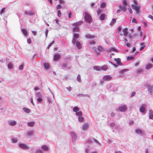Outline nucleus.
<instances>
[{"label": "nucleus", "mask_w": 153, "mask_h": 153, "mask_svg": "<svg viewBox=\"0 0 153 153\" xmlns=\"http://www.w3.org/2000/svg\"><path fill=\"white\" fill-rule=\"evenodd\" d=\"M76 47L78 49H81L82 48V45L81 43L79 41H77L76 42Z\"/></svg>", "instance_id": "nucleus-10"}, {"label": "nucleus", "mask_w": 153, "mask_h": 153, "mask_svg": "<svg viewBox=\"0 0 153 153\" xmlns=\"http://www.w3.org/2000/svg\"><path fill=\"white\" fill-rule=\"evenodd\" d=\"M5 9V8H2L1 10L0 14H1L3 13L4 12Z\"/></svg>", "instance_id": "nucleus-56"}, {"label": "nucleus", "mask_w": 153, "mask_h": 153, "mask_svg": "<svg viewBox=\"0 0 153 153\" xmlns=\"http://www.w3.org/2000/svg\"><path fill=\"white\" fill-rule=\"evenodd\" d=\"M9 123L10 125L13 126L16 124V122L14 120H10L9 121Z\"/></svg>", "instance_id": "nucleus-14"}, {"label": "nucleus", "mask_w": 153, "mask_h": 153, "mask_svg": "<svg viewBox=\"0 0 153 153\" xmlns=\"http://www.w3.org/2000/svg\"><path fill=\"white\" fill-rule=\"evenodd\" d=\"M76 114L78 116L80 117L82 115V113L80 111H79L78 112H77L76 113Z\"/></svg>", "instance_id": "nucleus-38"}, {"label": "nucleus", "mask_w": 153, "mask_h": 153, "mask_svg": "<svg viewBox=\"0 0 153 153\" xmlns=\"http://www.w3.org/2000/svg\"><path fill=\"white\" fill-rule=\"evenodd\" d=\"M133 2L135 4L134 5H137L139 4H138L137 1L135 0H133Z\"/></svg>", "instance_id": "nucleus-61"}, {"label": "nucleus", "mask_w": 153, "mask_h": 153, "mask_svg": "<svg viewBox=\"0 0 153 153\" xmlns=\"http://www.w3.org/2000/svg\"><path fill=\"white\" fill-rule=\"evenodd\" d=\"M94 69L98 71H100L101 70V68L98 66H95L94 67Z\"/></svg>", "instance_id": "nucleus-30"}, {"label": "nucleus", "mask_w": 153, "mask_h": 153, "mask_svg": "<svg viewBox=\"0 0 153 153\" xmlns=\"http://www.w3.org/2000/svg\"><path fill=\"white\" fill-rule=\"evenodd\" d=\"M8 67L9 68H11L13 67V65L9 63L8 65Z\"/></svg>", "instance_id": "nucleus-54"}, {"label": "nucleus", "mask_w": 153, "mask_h": 153, "mask_svg": "<svg viewBox=\"0 0 153 153\" xmlns=\"http://www.w3.org/2000/svg\"><path fill=\"white\" fill-rule=\"evenodd\" d=\"M119 7L123 11H125L126 10V6H123L121 5H119Z\"/></svg>", "instance_id": "nucleus-21"}, {"label": "nucleus", "mask_w": 153, "mask_h": 153, "mask_svg": "<svg viewBox=\"0 0 153 153\" xmlns=\"http://www.w3.org/2000/svg\"><path fill=\"white\" fill-rule=\"evenodd\" d=\"M84 19L85 21L89 23H91L92 21L91 16L86 12L84 13Z\"/></svg>", "instance_id": "nucleus-1"}, {"label": "nucleus", "mask_w": 153, "mask_h": 153, "mask_svg": "<svg viewBox=\"0 0 153 153\" xmlns=\"http://www.w3.org/2000/svg\"><path fill=\"white\" fill-rule=\"evenodd\" d=\"M146 105L143 104L140 107V112H143L145 110V107H146Z\"/></svg>", "instance_id": "nucleus-6"}, {"label": "nucleus", "mask_w": 153, "mask_h": 153, "mask_svg": "<svg viewBox=\"0 0 153 153\" xmlns=\"http://www.w3.org/2000/svg\"><path fill=\"white\" fill-rule=\"evenodd\" d=\"M42 149L44 151H46L48 150V147L46 145H43L42 147Z\"/></svg>", "instance_id": "nucleus-17"}, {"label": "nucleus", "mask_w": 153, "mask_h": 153, "mask_svg": "<svg viewBox=\"0 0 153 153\" xmlns=\"http://www.w3.org/2000/svg\"><path fill=\"white\" fill-rule=\"evenodd\" d=\"M127 108L125 105H123L119 107V111H124Z\"/></svg>", "instance_id": "nucleus-4"}, {"label": "nucleus", "mask_w": 153, "mask_h": 153, "mask_svg": "<svg viewBox=\"0 0 153 153\" xmlns=\"http://www.w3.org/2000/svg\"><path fill=\"white\" fill-rule=\"evenodd\" d=\"M25 14L27 15H33L35 14V13L32 12L31 11H25Z\"/></svg>", "instance_id": "nucleus-11"}, {"label": "nucleus", "mask_w": 153, "mask_h": 153, "mask_svg": "<svg viewBox=\"0 0 153 153\" xmlns=\"http://www.w3.org/2000/svg\"><path fill=\"white\" fill-rule=\"evenodd\" d=\"M36 153H42V151L41 149H38L36 151Z\"/></svg>", "instance_id": "nucleus-53"}, {"label": "nucleus", "mask_w": 153, "mask_h": 153, "mask_svg": "<svg viewBox=\"0 0 153 153\" xmlns=\"http://www.w3.org/2000/svg\"><path fill=\"white\" fill-rule=\"evenodd\" d=\"M44 65L46 69L48 68L49 67V64L47 63H44Z\"/></svg>", "instance_id": "nucleus-32"}, {"label": "nucleus", "mask_w": 153, "mask_h": 153, "mask_svg": "<svg viewBox=\"0 0 153 153\" xmlns=\"http://www.w3.org/2000/svg\"><path fill=\"white\" fill-rule=\"evenodd\" d=\"M102 10L101 9H98L97 11V13L98 15H99L101 13Z\"/></svg>", "instance_id": "nucleus-46"}, {"label": "nucleus", "mask_w": 153, "mask_h": 153, "mask_svg": "<svg viewBox=\"0 0 153 153\" xmlns=\"http://www.w3.org/2000/svg\"><path fill=\"white\" fill-rule=\"evenodd\" d=\"M149 91L151 94H153V86H150L148 87Z\"/></svg>", "instance_id": "nucleus-8"}, {"label": "nucleus", "mask_w": 153, "mask_h": 153, "mask_svg": "<svg viewBox=\"0 0 153 153\" xmlns=\"http://www.w3.org/2000/svg\"><path fill=\"white\" fill-rule=\"evenodd\" d=\"M77 79L79 82H81L80 76L79 75H78L77 76Z\"/></svg>", "instance_id": "nucleus-52"}, {"label": "nucleus", "mask_w": 153, "mask_h": 153, "mask_svg": "<svg viewBox=\"0 0 153 153\" xmlns=\"http://www.w3.org/2000/svg\"><path fill=\"white\" fill-rule=\"evenodd\" d=\"M36 96L38 98L41 97L42 96L41 94L39 92L37 93L36 94Z\"/></svg>", "instance_id": "nucleus-36"}, {"label": "nucleus", "mask_w": 153, "mask_h": 153, "mask_svg": "<svg viewBox=\"0 0 153 153\" xmlns=\"http://www.w3.org/2000/svg\"><path fill=\"white\" fill-rule=\"evenodd\" d=\"M108 68V67L106 65H104L101 67V68L103 71H106Z\"/></svg>", "instance_id": "nucleus-22"}, {"label": "nucleus", "mask_w": 153, "mask_h": 153, "mask_svg": "<svg viewBox=\"0 0 153 153\" xmlns=\"http://www.w3.org/2000/svg\"><path fill=\"white\" fill-rule=\"evenodd\" d=\"M37 101L38 102H40L42 101V99L41 98V97L38 98L37 100Z\"/></svg>", "instance_id": "nucleus-57"}, {"label": "nucleus", "mask_w": 153, "mask_h": 153, "mask_svg": "<svg viewBox=\"0 0 153 153\" xmlns=\"http://www.w3.org/2000/svg\"><path fill=\"white\" fill-rule=\"evenodd\" d=\"M79 120L80 121H83V118L82 117H79Z\"/></svg>", "instance_id": "nucleus-49"}, {"label": "nucleus", "mask_w": 153, "mask_h": 153, "mask_svg": "<svg viewBox=\"0 0 153 153\" xmlns=\"http://www.w3.org/2000/svg\"><path fill=\"white\" fill-rule=\"evenodd\" d=\"M105 14H102L100 16V19L101 20H103L105 19Z\"/></svg>", "instance_id": "nucleus-20"}, {"label": "nucleus", "mask_w": 153, "mask_h": 153, "mask_svg": "<svg viewBox=\"0 0 153 153\" xmlns=\"http://www.w3.org/2000/svg\"><path fill=\"white\" fill-rule=\"evenodd\" d=\"M21 30L25 36H27L28 33L27 30H26L25 28H22Z\"/></svg>", "instance_id": "nucleus-7"}, {"label": "nucleus", "mask_w": 153, "mask_h": 153, "mask_svg": "<svg viewBox=\"0 0 153 153\" xmlns=\"http://www.w3.org/2000/svg\"><path fill=\"white\" fill-rule=\"evenodd\" d=\"M23 68V65H21L19 67V69L20 70H22Z\"/></svg>", "instance_id": "nucleus-62"}, {"label": "nucleus", "mask_w": 153, "mask_h": 153, "mask_svg": "<svg viewBox=\"0 0 153 153\" xmlns=\"http://www.w3.org/2000/svg\"><path fill=\"white\" fill-rule=\"evenodd\" d=\"M60 56L59 54H55L54 56V60L57 61L60 58Z\"/></svg>", "instance_id": "nucleus-5"}, {"label": "nucleus", "mask_w": 153, "mask_h": 153, "mask_svg": "<svg viewBox=\"0 0 153 153\" xmlns=\"http://www.w3.org/2000/svg\"><path fill=\"white\" fill-rule=\"evenodd\" d=\"M132 22H134L136 24L137 23V21H136L135 19V18H133L132 20Z\"/></svg>", "instance_id": "nucleus-59"}, {"label": "nucleus", "mask_w": 153, "mask_h": 153, "mask_svg": "<svg viewBox=\"0 0 153 153\" xmlns=\"http://www.w3.org/2000/svg\"><path fill=\"white\" fill-rule=\"evenodd\" d=\"M23 110L26 113H28L30 112V110L28 108H23Z\"/></svg>", "instance_id": "nucleus-29"}, {"label": "nucleus", "mask_w": 153, "mask_h": 153, "mask_svg": "<svg viewBox=\"0 0 153 153\" xmlns=\"http://www.w3.org/2000/svg\"><path fill=\"white\" fill-rule=\"evenodd\" d=\"M112 77L109 75H105L103 77V79L104 81H109L112 79Z\"/></svg>", "instance_id": "nucleus-3"}, {"label": "nucleus", "mask_w": 153, "mask_h": 153, "mask_svg": "<svg viewBox=\"0 0 153 153\" xmlns=\"http://www.w3.org/2000/svg\"><path fill=\"white\" fill-rule=\"evenodd\" d=\"M116 22V19H113L110 23V25L112 26Z\"/></svg>", "instance_id": "nucleus-24"}, {"label": "nucleus", "mask_w": 153, "mask_h": 153, "mask_svg": "<svg viewBox=\"0 0 153 153\" xmlns=\"http://www.w3.org/2000/svg\"><path fill=\"white\" fill-rule=\"evenodd\" d=\"M74 37L75 39H78L79 37V34L78 33H74Z\"/></svg>", "instance_id": "nucleus-34"}, {"label": "nucleus", "mask_w": 153, "mask_h": 153, "mask_svg": "<svg viewBox=\"0 0 153 153\" xmlns=\"http://www.w3.org/2000/svg\"><path fill=\"white\" fill-rule=\"evenodd\" d=\"M27 42L29 44H30L31 42V39L30 38H28L27 40Z\"/></svg>", "instance_id": "nucleus-58"}, {"label": "nucleus", "mask_w": 153, "mask_h": 153, "mask_svg": "<svg viewBox=\"0 0 153 153\" xmlns=\"http://www.w3.org/2000/svg\"><path fill=\"white\" fill-rule=\"evenodd\" d=\"M141 45V46L140 48V51H141L145 47V45H144V43H142Z\"/></svg>", "instance_id": "nucleus-31"}, {"label": "nucleus", "mask_w": 153, "mask_h": 153, "mask_svg": "<svg viewBox=\"0 0 153 153\" xmlns=\"http://www.w3.org/2000/svg\"><path fill=\"white\" fill-rule=\"evenodd\" d=\"M19 146L22 149H27L28 148V147L25 145V144H21L19 145Z\"/></svg>", "instance_id": "nucleus-16"}, {"label": "nucleus", "mask_w": 153, "mask_h": 153, "mask_svg": "<svg viewBox=\"0 0 153 153\" xmlns=\"http://www.w3.org/2000/svg\"><path fill=\"white\" fill-rule=\"evenodd\" d=\"M79 28L78 27H75L73 29V32L74 33H75L76 32H79Z\"/></svg>", "instance_id": "nucleus-13"}, {"label": "nucleus", "mask_w": 153, "mask_h": 153, "mask_svg": "<svg viewBox=\"0 0 153 153\" xmlns=\"http://www.w3.org/2000/svg\"><path fill=\"white\" fill-rule=\"evenodd\" d=\"M12 140L13 143H16L17 141V140L16 138H13L12 139Z\"/></svg>", "instance_id": "nucleus-43"}, {"label": "nucleus", "mask_w": 153, "mask_h": 153, "mask_svg": "<svg viewBox=\"0 0 153 153\" xmlns=\"http://www.w3.org/2000/svg\"><path fill=\"white\" fill-rule=\"evenodd\" d=\"M73 111L75 112H77L79 111V109L78 107H75L73 108Z\"/></svg>", "instance_id": "nucleus-37"}, {"label": "nucleus", "mask_w": 153, "mask_h": 153, "mask_svg": "<svg viewBox=\"0 0 153 153\" xmlns=\"http://www.w3.org/2000/svg\"><path fill=\"white\" fill-rule=\"evenodd\" d=\"M136 132L138 134H141L142 133L141 131L139 129H136Z\"/></svg>", "instance_id": "nucleus-45"}, {"label": "nucleus", "mask_w": 153, "mask_h": 153, "mask_svg": "<svg viewBox=\"0 0 153 153\" xmlns=\"http://www.w3.org/2000/svg\"><path fill=\"white\" fill-rule=\"evenodd\" d=\"M111 51H116V52H118L117 50L116 49L114 48H111L110 50H108V51L109 52H111Z\"/></svg>", "instance_id": "nucleus-35"}, {"label": "nucleus", "mask_w": 153, "mask_h": 153, "mask_svg": "<svg viewBox=\"0 0 153 153\" xmlns=\"http://www.w3.org/2000/svg\"><path fill=\"white\" fill-rule=\"evenodd\" d=\"M28 125L31 127H33V126L34 125V123L33 122H28L27 123Z\"/></svg>", "instance_id": "nucleus-23"}, {"label": "nucleus", "mask_w": 153, "mask_h": 153, "mask_svg": "<svg viewBox=\"0 0 153 153\" xmlns=\"http://www.w3.org/2000/svg\"><path fill=\"white\" fill-rule=\"evenodd\" d=\"M97 49L99 51H101L103 50V48L101 46H99L98 47Z\"/></svg>", "instance_id": "nucleus-42"}, {"label": "nucleus", "mask_w": 153, "mask_h": 153, "mask_svg": "<svg viewBox=\"0 0 153 153\" xmlns=\"http://www.w3.org/2000/svg\"><path fill=\"white\" fill-rule=\"evenodd\" d=\"M123 4L125 6H126L127 5V3L126 0H123L122 1Z\"/></svg>", "instance_id": "nucleus-40"}, {"label": "nucleus", "mask_w": 153, "mask_h": 153, "mask_svg": "<svg viewBox=\"0 0 153 153\" xmlns=\"http://www.w3.org/2000/svg\"><path fill=\"white\" fill-rule=\"evenodd\" d=\"M124 34V35L126 36L128 34V29L127 28H125L122 30Z\"/></svg>", "instance_id": "nucleus-9"}, {"label": "nucleus", "mask_w": 153, "mask_h": 153, "mask_svg": "<svg viewBox=\"0 0 153 153\" xmlns=\"http://www.w3.org/2000/svg\"><path fill=\"white\" fill-rule=\"evenodd\" d=\"M58 15L59 17H60L61 16V11L59 10H58Z\"/></svg>", "instance_id": "nucleus-48"}, {"label": "nucleus", "mask_w": 153, "mask_h": 153, "mask_svg": "<svg viewBox=\"0 0 153 153\" xmlns=\"http://www.w3.org/2000/svg\"><path fill=\"white\" fill-rule=\"evenodd\" d=\"M133 57L132 56H128L127 57V59L128 60H130L131 59H133Z\"/></svg>", "instance_id": "nucleus-55"}, {"label": "nucleus", "mask_w": 153, "mask_h": 153, "mask_svg": "<svg viewBox=\"0 0 153 153\" xmlns=\"http://www.w3.org/2000/svg\"><path fill=\"white\" fill-rule=\"evenodd\" d=\"M131 7L133 10H136L137 13H139V10H140V5L139 4L137 5L132 4L131 5Z\"/></svg>", "instance_id": "nucleus-2"}, {"label": "nucleus", "mask_w": 153, "mask_h": 153, "mask_svg": "<svg viewBox=\"0 0 153 153\" xmlns=\"http://www.w3.org/2000/svg\"><path fill=\"white\" fill-rule=\"evenodd\" d=\"M149 17L153 20V16H152V15H149Z\"/></svg>", "instance_id": "nucleus-63"}, {"label": "nucleus", "mask_w": 153, "mask_h": 153, "mask_svg": "<svg viewBox=\"0 0 153 153\" xmlns=\"http://www.w3.org/2000/svg\"><path fill=\"white\" fill-rule=\"evenodd\" d=\"M128 10H129V11L130 12V13H133V11H132V9L131 8H128Z\"/></svg>", "instance_id": "nucleus-64"}, {"label": "nucleus", "mask_w": 153, "mask_h": 153, "mask_svg": "<svg viewBox=\"0 0 153 153\" xmlns=\"http://www.w3.org/2000/svg\"><path fill=\"white\" fill-rule=\"evenodd\" d=\"M71 135L72 138V140H75L76 138V137L75 134L74 132H71Z\"/></svg>", "instance_id": "nucleus-18"}, {"label": "nucleus", "mask_w": 153, "mask_h": 153, "mask_svg": "<svg viewBox=\"0 0 153 153\" xmlns=\"http://www.w3.org/2000/svg\"><path fill=\"white\" fill-rule=\"evenodd\" d=\"M106 5V4L105 3H102L100 5V7L101 8H104Z\"/></svg>", "instance_id": "nucleus-33"}, {"label": "nucleus", "mask_w": 153, "mask_h": 153, "mask_svg": "<svg viewBox=\"0 0 153 153\" xmlns=\"http://www.w3.org/2000/svg\"><path fill=\"white\" fill-rule=\"evenodd\" d=\"M59 2L61 4H64V1L63 0H59Z\"/></svg>", "instance_id": "nucleus-60"}, {"label": "nucleus", "mask_w": 153, "mask_h": 153, "mask_svg": "<svg viewBox=\"0 0 153 153\" xmlns=\"http://www.w3.org/2000/svg\"><path fill=\"white\" fill-rule=\"evenodd\" d=\"M95 36L94 35L88 34L86 35V37L87 39H93L95 37Z\"/></svg>", "instance_id": "nucleus-15"}, {"label": "nucleus", "mask_w": 153, "mask_h": 153, "mask_svg": "<svg viewBox=\"0 0 153 153\" xmlns=\"http://www.w3.org/2000/svg\"><path fill=\"white\" fill-rule=\"evenodd\" d=\"M67 13L68 14V18H70L71 17V12L70 11H68L67 12Z\"/></svg>", "instance_id": "nucleus-50"}, {"label": "nucleus", "mask_w": 153, "mask_h": 153, "mask_svg": "<svg viewBox=\"0 0 153 153\" xmlns=\"http://www.w3.org/2000/svg\"><path fill=\"white\" fill-rule=\"evenodd\" d=\"M88 127V125L87 124H85L83 126V129L84 130H86L87 129Z\"/></svg>", "instance_id": "nucleus-28"}, {"label": "nucleus", "mask_w": 153, "mask_h": 153, "mask_svg": "<svg viewBox=\"0 0 153 153\" xmlns=\"http://www.w3.org/2000/svg\"><path fill=\"white\" fill-rule=\"evenodd\" d=\"M152 67V65L151 64H148L146 67V68L147 69H149Z\"/></svg>", "instance_id": "nucleus-25"}, {"label": "nucleus", "mask_w": 153, "mask_h": 153, "mask_svg": "<svg viewBox=\"0 0 153 153\" xmlns=\"http://www.w3.org/2000/svg\"><path fill=\"white\" fill-rule=\"evenodd\" d=\"M76 39H75L74 38H73V39H72V42L73 44H75V42L76 41Z\"/></svg>", "instance_id": "nucleus-51"}, {"label": "nucleus", "mask_w": 153, "mask_h": 153, "mask_svg": "<svg viewBox=\"0 0 153 153\" xmlns=\"http://www.w3.org/2000/svg\"><path fill=\"white\" fill-rule=\"evenodd\" d=\"M149 112V118L150 119H153V112L152 110H150Z\"/></svg>", "instance_id": "nucleus-19"}, {"label": "nucleus", "mask_w": 153, "mask_h": 153, "mask_svg": "<svg viewBox=\"0 0 153 153\" xmlns=\"http://www.w3.org/2000/svg\"><path fill=\"white\" fill-rule=\"evenodd\" d=\"M143 69H141V68H140V69H138L136 71V72L137 73H140V72H141L143 71Z\"/></svg>", "instance_id": "nucleus-44"}, {"label": "nucleus", "mask_w": 153, "mask_h": 153, "mask_svg": "<svg viewBox=\"0 0 153 153\" xmlns=\"http://www.w3.org/2000/svg\"><path fill=\"white\" fill-rule=\"evenodd\" d=\"M115 61H116L117 64L118 65H121L122 63L121 62L120 59L119 58L115 59Z\"/></svg>", "instance_id": "nucleus-26"}, {"label": "nucleus", "mask_w": 153, "mask_h": 153, "mask_svg": "<svg viewBox=\"0 0 153 153\" xmlns=\"http://www.w3.org/2000/svg\"><path fill=\"white\" fill-rule=\"evenodd\" d=\"M128 71V69H125L124 70H120V72L119 73L121 74H124L125 72L127 71Z\"/></svg>", "instance_id": "nucleus-27"}, {"label": "nucleus", "mask_w": 153, "mask_h": 153, "mask_svg": "<svg viewBox=\"0 0 153 153\" xmlns=\"http://www.w3.org/2000/svg\"><path fill=\"white\" fill-rule=\"evenodd\" d=\"M33 132L32 131H28L27 133V135L28 136H30L33 135Z\"/></svg>", "instance_id": "nucleus-41"}, {"label": "nucleus", "mask_w": 153, "mask_h": 153, "mask_svg": "<svg viewBox=\"0 0 153 153\" xmlns=\"http://www.w3.org/2000/svg\"><path fill=\"white\" fill-rule=\"evenodd\" d=\"M82 23V21H80L79 22H78L74 23L72 24V25H73V26H75V27H78V26H79Z\"/></svg>", "instance_id": "nucleus-12"}, {"label": "nucleus", "mask_w": 153, "mask_h": 153, "mask_svg": "<svg viewBox=\"0 0 153 153\" xmlns=\"http://www.w3.org/2000/svg\"><path fill=\"white\" fill-rule=\"evenodd\" d=\"M95 43V42L94 41H90L88 44V45L90 46L94 44Z\"/></svg>", "instance_id": "nucleus-39"}, {"label": "nucleus", "mask_w": 153, "mask_h": 153, "mask_svg": "<svg viewBox=\"0 0 153 153\" xmlns=\"http://www.w3.org/2000/svg\"><path fill=\"white\" fill-rule=\"evenodd\" d=\"M61 8L62 6L60 4H59L57 6L56 9L57 10L60 9Z\"/></svg>", "instance_id": "nucleus-47"}]
</instances>
